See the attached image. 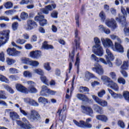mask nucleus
I'll list each match as a JSON object with an SVG mask.
<instances>
[{"label": "nucleus", "mask_w": 129, "mask_h": 129, "mask_svg": "<svg viewBox=\"0 0 129 129\" xmlns=\"http://www.w3.org/2000/svg\"><path fill=\"white\" fill-rule=\"evenodd\" d=\"M73 121L77 126L81 127V128H91L92 127V124L89 123L91 121V118L86 119V122L83 120H81L78 122L76 119H73Z\"/></svg>", "instance_id": "1"}, {"label": "nucleus", "mask_w": 129, "mask_h": 129, "mask_svg": "<svg viewBox=\"0 0 129 129\" xmlns=\"http://www.w3.org/2000/svg\"><path fill=\"white\" fill-rule=\"evenodd\" d=\"M116 21L121 24L122 27H124L123 29L124 34L125 36H129V27H127L128 24L126 22V18L125 16H121L120 17H116Z\"/></svg>", "instance_id": "2"}, {"label": "nucleus", "mask_w": 129, "mask_h": 129, "mask_svg": "<svg viewBox=\"0 0 129 129\" xmlns=\"http://www.w3.org/2000/svg\"><path fill=\"white\" fill-rule=\"evenodd\" d=\"M10 33H11L10 30H5L0 33V47H2V45H5L9 41Z\"/></svg>", "instance_id": "3"}, {"label": "nucleus", "mask_w": 129, "mask_h": 129, "mask_svg": "<svg viewBox=\"0 0 129 129\" xmlns=\"http://www.w3.org/2000/svg\"><path fill=\"white\" fill-rule=\"evenodd\" d=\"M75 40H74V43L76 47V50H80V51H82V48L80 46V44H81V42H80V40L81 38L80 36H79V30H78V29L76 28L75 30Z\"/></svg>", "instance_id": "4"}, {"label": "nucleus", "mask_w": 129, "mask_h": 129, "mask_svg": "<svg viewBox=\"0 0 129 129\" xmlns=\"http://www.w3.org/2000/svg\"><path fill=\"white\" fill-rule=\"evenodd\" d=\"M21 61L22 63H23V64H26V65H30V66H33V67H37L40 64L39 61L36 60H32L31 59L27 57L22 58L21 59Z\"/></svg>", "instance_id": "5"}, {"label": "nucleus", "mask_w": 129, "mask_h": 129, "mask_svg": "<svg viewBox=\"0 0 129 129\" xmlns=\"http://www.w3.org/2000/svg\"><path fill=\"white\" fill-rule=\"evenodd\" d=\"M29 85L28 89L27 88L26 94H29V93H37L38 92V90L35 87V82L32 81H29L27 82Z\"/></svg>", "instance_id": "6"}, {"label": "nucleus", "mask_w": 129, "mask_h": 129, "mask_svg": "<svg viewBox=\"0 0 129 129\" xmlns=\"http://www.w3.org/2000/svg\"><path fill=\"white\" fill-rule=\"evenodd\" d=\"M94 67L92 68V70L94 72H95V73H97V74H98L99 75H103L104 70L101 65L97 62L94 64Z\"/></svg>", "instance_id": "7"}, {"label": "nucleus", "mask_w": 129, "mask_h": 129, "mask_svg": "<svg viewBox=\"0 0 129 129\" xmlns=\"http://www.w3.org/2000/svg\"><path fill=\"white\" fill-rule=\"evenodd\" d=\"M6 52L7 55L12 56V57H17V56H19L21 54V51L17 50V49L15 47H9L7 48Z\"/></svg>", "instance_id": "8"}, {"label": "nucleus", "mask_w": 129, "mask_h": 129, "mask_svg": "<svg viewBox=\"0 0 129 129\" xmlns=\"http://www.w3.org/2000/svg\"><path fill=\"white\" fill-rule=\"evenodd\" d=\"M41 115L35 110H32L30 113V119L33 121H39L41 119Z\"/></svg>", "instance_id": "9"}, {"label": "nucleus", "mask_w": 129, "mask_h": 129, "mask_svg": "<svg viewBox=\"0 0 129 129\" xmlns=\"http://www.w3.org/2000/svg\"><path fill=\"white\" fill-rule=\"evenodd\" d=\"M106 52L107 55H105L107 63L109 64L110 67H112V63L110 61H113L114 60V56L110 52V50L108 49H106Z\"/></svg>", "instance_id": "10"}, {"label": "nucleus", "mask_w": 129, "mask_h": 129, "mask_svg": "<svg viewBox=\"0 0 129 129\" xmlns=\"http://www.w3.org/2000/svg\"><path fill=\"white\" fill-rule=\"evenodd\" d=\"M43 95H45V94H47L49 95H55L56 93H57L56 91L51 90L50 89L48 88V87L46 86H42V90L40 92Z\"/></svg>", "instance_id": "11"}, {"label": "nucleus", "mask_w": 129, "mask_h": 129, "mask_svg": "<svg viewBox=\"0 0 129 129\" xmlns=\"http://www.w3.org/2000/svg\"><path fill=\"white\" fill-rule=\"evenodd\" d=\"M92 98L96 103H98V104H99L101 106H102L103 107H106V106H107V101L99 99L98 97L94 95H92Z\"/></svg>", "instance_id": "12"}, {"label": "nucleus", "mask_w": 129, "mask_h": 129, "mask_svg": "<svg viewBox=\"0 0 129 129\" xmlns=\"http://www.w3.org/2000/svg\"><path fill=\"white\" fill-rule=\"evenodd\" d=\"M101 41L104 47H110V48L113 49L114 46L113 45V43L111 40L108 38H106V39L101 38Z\"/></svg>", "instance_id": "13"}, {"label": "nucleus", "mask_w": 129, "mask_h": 129, "mask_svg": "<svg viewBox=\"0 0 129 129\" xmlns=\"http://www.w3.org/2000/svg\"><path fill=\"white\" fill-rule=\"evenodd\" d=\"M30 57L32 59H39L42 55L41 50H33L30 52Z\"/></svg>", "instance_id": "14"}, {"label": "nucleus", "mask_w": 129, "mask_h": 129, "mask_svg": "<svg viewBox=\"0 0 129 129\" xmlns=\"http://www.w3.org/2000/svg\"><path fill=\"white\" fill-rule=\"evenodd\" d=\"M106 25L109 28H112V30H115L117 27L116 22H115V20H114L113 18H111L110 20H107L106 21Z\"/></svg>", "instance_id": "15"}, {"label": "nucleus", "mask_w": 129, "mask_h": 129, "mask_svg": "<svg viewBox=\"0 0 129 129\" xmlns=\"http://www.w3.org/2000/svg\"><path fill=\"white\" fill-rule=\"evenodd\" d=\"M114 51H116V52H118V53H123L124 52V48L123 46L121 45L118 42H115L114 47L113 48H112Z\"/></svg>", "instance_id": "16"}, {"label": "nucleus", "mask_w": 129, "mask_h": 129, "mask_svg": "<svg viewBox=\"0 0 129 129\" xmlns=\"http://www.w3.org/2000/svg\"><path fill=\"white\" fill-rule=\"evenodd\" d=\"M37 27H38V24L34 20H29L27 21L28 30H33V29H36Z\"/></svg>", "instance_id": "17"}, {"label": "nucleus", "mask_w": 129, "mask_h": 129, "mask_svg": "<svg viewBox=\"0 0 129 129\" xmlns=\"http://www.w3.org/2000/svg\"><path fill=\"white\" fill-rule=\"evenodd\" d=\"M15 87L18 91L19 92H21V93H25L26 94L27 91V88L24 86L23 85L21 84L17 83L15 85Z\"/></svg>", "instance_id": "18"}, {"label": "nucleus", "mask_w": 129, "mask_h": 129, "mask_svg": "<svg viewBox=\"0 0 129 129\" xmlns=\"http://www.w3.org/2000/svg\"><path fill=\"white\" fill-rule=\"evenodd\" d=\"M57 114H58V118L61 122H64L66 120V114L63 113L62 109L59 108L57 111Z\"/></svg>", "instance_id": "19"}, {"label": "nucleus", "mask_w": 129, "mask_h": 129, "mask_svg": "<svg viewBox=\"0 0 129 129\" xmlns=\"http://www.w3.org/2000/svg\"><path fill=\"white\" fill-rule=\"evenodd\" d=\"M77 98L79 100H82V101H85V102H89L90 101L88 97L85 94L78 93L77 94Z\"/></svg>", "instance_id": "20"}, {"label": "nucleus", "mask_w": 129, "mask_h": 129, "mask_svg": "<svg viewBox=\"0 0 129 129\" xmlns=\"http://www.w3.org/2000/svg\"><path fill=\"white\" fill-rule=\"evenodd\" d=\"M95 48H96V49H93V53H94V54L97 56L101 57L103 55V48H102L101 46Z\"/></svg>", "instance_id": "21"}, {"label": "nucleus", "mask_w": 129, "mask_h": 129, "mask_svg": "<svg viewBox=\"0 0 129 129\" xmlns=\"http://www.w3.org/2000/svg\"><path fill=\"white\" fill-rule=\"evenodd\" d=\"M91 58H92L93 60L95 61V62H97V63H99V62L100 61L102 62V63H103V64L107 65V62H106L104 58L101 57L98 58L95 54H92L91 55Z\"/></svg>", "instance_id": "22"}, {"label": "nucleus", "mask_w": 129, "mask_h": 129, "mask_svg": "<svg viewBox=\"0 0 129 129\" xmlns=\"http://www.w3.org/2000/svg\"><path fill=\"white\" fill-rule=\"evenodd\" d=\"M93 108L94 111L96 112L97 113H99V114H103L104 111L102 107H100L97 104H94Z\"/></svg>", "instance_id": "23"}, {"label": "nucleus", "mask_w": 129, "mask_h": 129, "mask_svg": "<svg viewBox=\"0 0 129 129\" xmlns=\"http://www.w3.org/2000/svg\"><path fill=\"white\" fill-rule=\"evenodd\" d=\"M82 108L87 114H88L90 116H92V114H93V110H92L91 107L83 106H82Z\"/></svg>", "instance_id": "24"}, {"label": "nucleus", "mask_w": 129, "mask_h": 129, "mask_svg": "<svg viewBox=\"0 0 129 129\" xmlns=\"http://www.w3.org/2000/svg\"><path fill=\"white\" fill-rule=\"evenodd\" d=\"M96 119L98 120H100V121H102V122H107L108 120V118L105 115H97L96 116Z\"/></svg>", "instance_id": "25"}, {"label": "nucleus", "mask_w": 129, "mask_h": 129, "mask_svg": "<svg viewBox=\"0 0 129 129\" xmlns=\"http://www.w3.org/2000/svg\"><path fill=\"white\" fill-rule=\"evenodd\" d=\"M75 66H77V73L79 74V68L80 66V58H79V52L77 54Z\"/></svg>", "instance_id": "26"}, {"label": "nucleus", "mask_w": 129, "mask_h": 129, "mask_svg": "<svg viewBox=\"0 0 129 129\" xmlns=\"http://www.w3.org/2000/svg\"><path fill=\"white\" fill-rule=\"evenodd\" d=\"M42 48L44 49V50H53L54 46L52 45L48 44V41H45L42 43Z\"/></svg>", "instance_id": "27"}, {"label": "nucleus", "mask_w": 129, "mask_h": 129, "mask_svg": "<svg viewBox=\"0 0 129 129\" xmlns=\"http://www.w3.org/2000/svg\"><path fill=\"white\" fill-rule=\"evenodd\" d=\"M101 79L105 84H112L113 83V81L106 76H102Z\"/></svg>", "instance_id": "28"}, {"label": "nucleus", "mask_w": 129, "mask_h": 129, "mask_svg": "<svg viewBox=\"0 0 129 129\" xmlns=\"http://www.w3.org/2000/svg\"><path fill=\"white\" fill-rule=\"evenodd\" d=\"M89 88L87 87L80 86L79 89V91L80 93H84V94H89Z\"/></svg>", "instance_id": "29"}, {"label": "nucleus", "mask_w": 129, "mask_h": 129, "mask_svg": "<svg viewBox=\"0 0 129 129\" xmlns=\"http://www.w3.org/2000/svg\"><path fill=\"white\" fill-rule=\"evenodd\" d=\"M10 116L12 120H17L20 118V116L16 112H10Z\"/></svg>", "instance_id": "30"}, {"label": "nucleus", "mask_w": 129, "mask_h": 129, "mask_svg": "<svg viewBox=\"0 0 129 129\" xmlns=\"http://www.w3.org/2000/svg\"><path fill=\"white\" fill-rule=\"evenodd\" d=\"M69 57L73 62L74 61V57H75V47H73V50L71 52L69 51Z\"/></svg>", "instance_id": "31"}, {"label": "nucleus", "mask_w": 129, "mask_h": 129, "mask_svg": "<svg viewBox=\"0 0 129 129\" xmlns=\"http://www.w3.org/2000/svg\"><path fill=\"white\" fill-rule=\"evenodd\" d=\"M41 14L42 13H38V16H36L34 17V21H35V22H39V23H40V21L43 19H45V16L44 15H41Z\"/></svg>", "instance_id": "32"}, {"label": "nucleus", "mask_w": 129, "mask_h": 129, "mask_svg": "<svg viewBox=\"0 0 129 129\" xmlns=\"http://www.w3.org/2000/svg\"><path fill=\"white\" fill-rule=\"evenodd\" d=\"M40 80L44 84H45V85L49 86V80H48L46 76L44 75L41 76V77H40Z\"/></svg>", "instance_id": "33"}, {"label": "nucleus", "mask_w": 129, "mask_h": 129, "mask_svg": "<svg viewBox=\"0 0 129 129\" xmlns=\"http://www.w3.org/2000/svg\"><path fill=\"white\" fill-rule=\"evenodd\" d=\"M99 17L100 18L102 22H104L106 20V15H105L103 11H101L99 14Z\"/></svg>", "instance_id": "34"}, {"label": "nucleus", "mask_w": 129, "mask_h": 129, "mask_svg": "<svg viewBox=\"0 0 129 129\" xmlns=\"http://www.w3.org/2000/svg\"><path fill=\"white\" fill-rule=\"evenodd\" d=\"M38 101L39 103H43V104H46L48 103V99L45 98V97H40L38 98Z\"/></svg>", "instance_id": "35"}, {"label": "nucleus", "mask_w": 129, "mask_h": 129, "mask_svg": "<svg viewBox=\"0 0 129 129\" xmlns=\"http://www.w3.org/2000/svg\"><path fill=\"white\" fill-rule=\"evenodd\" d=\"M0 81L5 82V83H10V80L6 76L0 74Z\"/></svg>", "instance_id": "36"}, {"label": "nucleus", "mask_w": 129, "mask_h": 129, "mask_svg": "<svg viewBox=\"0 0 129 129\" xmlns=\"http://www.w3.org/2000/svg\"><path fill=\"white\" fill-rule=\"evenodd\" d=\"M94 41L95 42V45L93 46L94 48H97L100 47V40L98 37H95L94 38Z\"/></svg>", "instance_id": "37"}, {"label": "nucleus", "mask_w": 129, "mask_h": 129, "mask_svg": "<svg viewBox=\"0 0 129 129\" xmlns=\"http://www.w3.org/2000/svg\"><path fill=\"white\" fill-rule=\"evenodd\" d=\"M43 68L46 71H51L52 70V68L50 66V62H47L43 64Z\"/></svg>", "instance_id": "38"}, {"label": "nucleus", "mask_w": 129, "mask_h": 129, "mask_svg": "<svg viewBox=\"0 0 129 129\" xmlns=\"http://www.w3.org/2000/svg\"><path fill=\"white\" fill-rule=\"evenodd\" d=\"M122 98L124 97L125 100L127 102H129V92L127 91H124L123 95H122Z\"/></svg>", "instance_id": "39"}, {"label": "nucleus", "mask_w": 129, "mask_h": 129, "mask_svg": "<svg viewBox=\"0 0 129 129\" xmlns=\"http://www.w3.org/2000/svg\"><path fill=\"white\" fill-rule=\"evenodd\" d=\"M28 17H29V15H28V13L24 12H23L20 14V18L21 20H23V21L27 20Z\"/></svg>", "instance_id": "40"}, {"label": "nucleus", "mask_w": 129, "mask_h": 129, "mask_svg": "<svg viewBox=\"0 0 129 129\" xmlns=\"http://www.w3.org/2000/svg\"><path fill=\"white\" fill-rule=\"evenodd\" d=\"M6 62L8 65L11 66L13 65V64H14V63H16V60L13 58H10V57H7L6 58Z\"/></svg>", "instance_id": "41"}, {"label": "nucleus", "mask_w": 129, "mask_h": 129, "mask_svg": "<svg viewBox=\"0 0 129 129\" xmlns=\"http://www.w3.org/2000/svg\"><path fill=\"white\" fill-rule=\"evenodd\" d=\"M128 68V61H123V64L121 66V70H127Z\"/></svg>", "instance_id": "42"}, {"label": "nucleus", "mask_w": 129, "mask_h": 129, "mask_svg": "<svg viewBox=\"0 0 129 129\" xmlns=\"http://www.w3.org/2000/svg\"><path fill=\"white\" fill-rule=\"evenodd\" d=\"M4 87H5V89H6V90H7V91H9V92L10 93H11V94L15 93V91L10 86L8 85H6L4 86Z\"/></svg>", "instance_id": "43"}, {"label": "nucleus", "mask_w": 129, "mask_h": 129, "mask_svg": "<svg viewBox=\"0 0 129 129\" xmlns=\"http://www.w3.org/2000/svg\"><path fill=\"white\" fill-rule=\"evenodd\" d=\"M4 7L7 10L12 9L13 8V3L11 2H7L4 4Z\"/></svg>", "instance_id": "44"}, {"label": "nucleus", "mask_w": 129, "mask_h": 129, "mask_svg": "<svg viewBox=\"0 0 129 129\" xmlns=\"http://www.w3.org/2000/svg\"><path fill=\"white\" fill-rule=\"evenodd\" d=\"M117 125L121 128H124L125 127V124L124 123V122L121 120H118Z\"/></svg>", "instance_id": "45"}, {"label": "nucleus", "mask_w": 129, "mask_h": 129, "mask_svg": "<svg viewBox=\"0 0 129 129\" xmlns=\"http://www.w3.org/2000/svg\"><path fill=\"white\" fill-rule=\"evenodd\" d=\"M19 28V23L18 22H14L12 25V28L13 31H17Z\"/></svg>", "instance_id": "46"}, {"label": "nucleus", "mask_w": 129, "mask_h": 129, "mask_svg": "<svg viewBox=\"0 0 129 129\" xmlns=\"http://www.w3.org/2000/svg\"><path fill=\"white\" fill-rule=\"evenodd\" d=\"M52 7L53 8H52ZM45 9H46V10H47L48 11H52L53 9H56V4H51V6L50 5L46 6L45 7Z\"/></svg>", "instance_id": "47"}, {"label": "nucleus", "mask_w": 129, "mask_h": 129, "mask_svg": "<svg viewBox=\"0 0 129 129\" xmlns=\"http://www.w3.org/2000/svg\"><path fill=\"white\" fill-rule=\"evenodd\" d=\"M79 14H77L75 15V21H76V24L78 27V28H80V22H79Z\"/></svg>", "instance_id": "48"}, {"label": "nucleus", "mask_w": 129, "mask_h": 129, "mask_svg": "<svg viewBox=\"0 0 129 129\" xmlns=\"http://www.w3.org/2000/svg\"><path fill=\"white\" fill-rule=\"evenodd\" d=\"M117 82L119 84H122V85H124V84H125V79L122 77L118 78Z\"/></svg>", "instance_id": "49"}, {"label": "nucleus", "mask_w": 129, "mask_h": 129, "mask_svg": "<svg viewBox=\"0 0 129 129\" xmlns=\"http://www.w3.org/2000/svg\"><path fill=\"white\" fill-rule=\"evenodd\" d=\"M5 91H0V99H7Z\"/></svg>", "instance_id": "50"}, {"label": "nucleus", "mask_w": 129, "mask_h": 129, "mask_svg": "<svg viewBox=\"0 0 129 129\" xmlns=\"http://www.w3.org/2000/svg\"><path fill=\"white\" fill-rule=\"evenodd\" d=\"M110 77L112 80H116V74L114 72H112L109 73Z\"/></svg>", "instance_id": "51"}, {"label": "nucleus", "mask_w": 129, "mask_h": 129, "mask_svg": "<svg viewBox=\"0 0 129 129\" xmlns=\"http://www.w3.org/2000/svg\"><path fill=\"white\" fill-rule=\"evenodd\" d=\"M35 73H37V74H38V75H40V76H43L45 73H44V71H42V69H36L35 70Z\"/></svg>", "instance_id": "52"}, {"label": "nucleus", "mask_w": 129, "mask_h": 129, "mask_svg": "<svg viewBox=\"0 0 129 129\" xmlns=\"http://www.w3.org/2000/svg\"><path fill=\"white\" fill-rule=\"evenodd\" d=\"M47 23L48 22L47 21V20L43 18L41 21H40L39 24L41 27H44V26L47 25Z\"/></svg>", "instance_id": "53"}, {"label": "nucleus", "mask_w": 129, "mask_h": 129, "mask_svg": "<svg viewBox=\"0 0 129 129\" xmlns=\"http://www.w3.org/2000/svg\"><path fill=\"white\" fill-rule=\"evenodd\" d=\"M26 42H27V40L21 38L18 39L16 41V43H17V44H19L20 45H24Z\"/></svg>", "instance_id": "54"}, {"label": "nucleus", "mask_w": 129, "mask_h": 129, "mask_svg": "<svg viewBox=\"0 0 129 129\" xmlns=\"http://www.w3.org/2000/svg\"><path fill=\"white\" fill-rule=\"evenodd\" d=\"M112 96H113L114 98H120V99H122V95L121 94H116L115 93H113Z\"/></svg>", "instance_id": "55"}, {"label": "nucleus", "mask_w": 129, "mask_h": 129, "mask_svg": "<svg viewBox=\"0 0 129 129\" xmlns=\"http://www.w3.org/2000/svg\"><path fill=\"white\" fill-rule=\"evenodd\" d=\"M51 18H53V19H57L58 18V12L56 11H54L51 13Z\"/></svg>", "instance_id": "56"}, {"label": "nucleus", "mask_w": 129, "mask_h": 129, "mask_svg": "<svg viewBox=\"0 0 129 129\" xmlns=\"http://www.w3.org/2000/svg\"><path fill=\"white\" fill-rule=\"evenodd\" d=\"M101 29H102V31H103L104 33H105V34H107V35H108V34H110V30L103 27V25L102 26V27L101 28Z\"/></svg>", "instance_id": "57"}, {"label": "nucleus", "mask_w": 129, "mask_h": 129, "mask_svg": "<svg viewBox=\"0 0 129 129\" xmlns=\"http://www.w3.org/2000/svg\"><path fill=\"white\" fill-rule=\"evenodd\" d=\"M17 71H18V70L14 68H11L9 69V72L11 74H15L16 73H18Z\"/></svg>", "instance_id": "58"}, {"label": "nucleus", "mask_w": 129, "mask_h": 129, "mask_svg": "<svg viewBox=\"0 0 129 129\" xmlns=\"http://www.w3.org/2000/svg\"><path fill=\"white\" fill-rule=\"evenodd\" d=\"M24 76L25 77H32V73L28 71H24Z\"/></svg>", "instance_id": "59"}, {"label": "nucleus", "mask_w": 129, "mask_h": 129, "mask_svg": "<svg viewBox=\"0 0 129 129\" xmlns=\"http://www.w3.org/2000/svg\"><path fill=\"white\" fill-rule=\"evenodd\" d=\"M113 85L112 86H111V88H112V89H114L115 91H118V89H119V88L118 87V86H117V84L116 83H113Z\"/></svg>", "instance_id": "60"}, {"label": "nucleus", "mask_w": 129, "mask_h": 129, "mask_svg": "<svg viewBox=\"0 0 129 129\" xmlns=\"http://www.w3.org/2000/svg\"><path fill=\"white\" fill-rule=\"evenodd\" d=\"M120 73L122 74V76L124 77V78H126L128 76L127 73L124 70H121L120 71Z\"/></svg>", "instance_id": "61"}, {"label": "nucleus", "mask_w": 129, "mask_h": 129, "mask_svg": "<svg viewBox=\"0 0 129 129\" xmlns=\"http://www.w3.org/2000/svg\"><path fill=\"white\" fill-rule=\"evenodd\" d=\"M30 104H31L32 106H39V103L33 99H31Z\"/></svg>", "instance_id": "62"}, {"label": "nucleus", "mask_w": 129, "mask_h": 129, "mask_svg": "<svg viewBox=\"0 0 129 129\" xmlns=\"http://www.w3.org/2000/svg\"><path fill=\"white\" fill-rule=\"evenodd\" d=\"M0 61L5 62V53H4V51L0 53Z\"/></svg>", "instance_id": "63"}, {"label": "nucleus", "mask_w": 129, "mask_h": 129, "mask_svg": "<svg viewBox=\"0 0 129 129\" xmlns=\"http://www.w3.org/2000/svg\"><path fill=\"white\" fill-rule=\"evenodd\" d=\"M25 48L26 50H31V49H33V45L30 43H27L25 45Z\"/></svg>", "instance_id": "64"}]
</instances>
